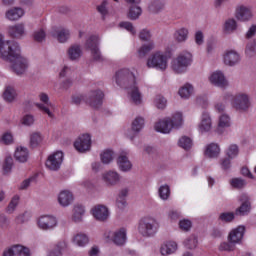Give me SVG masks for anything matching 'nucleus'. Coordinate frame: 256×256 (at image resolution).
Segmentation results:
<instances>
[{"mask_svg":"<svg viewBox=\"0 0 256 256\" xmlns=\"http://www.w3.org/2000/svg\"><path fill=\"white\" fill-rule=\"evenodd\" d=\"M183 127V114L177 112L170 117L163 118L156 122L154 129L158 133L169 134L173 129H181Z\"/></svg>","mask_w":256,"mask_h":256,"instance_id":"obj_2","label":"nucleus"},{"mask_svg":"<svg viewBox=\"0 0 256 256\" xmlns=\"http://www.w3.org/2000/svg\"><path fill=\"white\" fill-rule=\"evenodd\" d=\"M211 85L214 87H225V74L222 71L216 70L214 71L208 78Z\"/></svg>","mask_w":256,"mask_h":256,"instance_id":"obj_22","label":"nucleus"},{"mask_svg":"<svg viewBox=\"0 0 256 256\" xmlns=\"http://www.w3.org/2000/svg\"><path fill=\"white\" fill-rule=\"evenodd\" d=\"M90 55L92 60L96 63H103V61H105V57H103V54L101 53V48L90 50Z\"/></svg>","mask_w":256,"mask_h":256,"instance_id":"obj_52","label":"nucleus"},{"mask_svg":"<svg viewBox=\"0 0 256 256\" xmlns=\"http://www.w3.org/2000/svg\"><path fill=\"white\" fill-rule=\"evenodd\" d=\"M194 41L196 45H203L205 43V35L203 34V31L198 30L194 34Z\"/></svg>","mask_w":256,"mask_h":256,"instance_id":"obj_61","label":"nucleus"},{"mask_svg":"<svg viewBox=\"0 0 256 256\" xmlns=\"http://www.w3.org/2000/svg\"><path fill=\"white\" fill-rule=\"evenodd\" d=\"M117 165L120 171H123L124 173L129 172L133 168V164H131V161H129L127 154L119 155L117 158Z\"/></svg>","mask_w":256,"mask_h":256,"instance_id":"obj_29","label":"nucleus"},{"mask_svg":"<svg viewBox=\"0 0 256 256\" xmlns=\"http://www.w3.org/2000/svg\"><path fill=\"white\" fill-rule=\"evenodd\" d=\"M43 143V134L41 132H32L30 134V147L35 149Z\"/></svg>","mask_w":256,"mask_h":256,"instance_id":"obj_40","label":"nucleus"},{"mask_svg":"<svg viewBox=\"0 0 256 256\" xmlns=\"http://www.w3.org/2000/svg\"><path fill=\"white\" fill-rule=\"evenodd\" d=\"M39 99H40L41 103H36V107L40 111H42V113H45L46 115H48V117H50V119H53V117H55V115L51 111L53 109V103H51V101H49V95H47L45 93H41L39 95Z\"/></svg>","mask_w":256,"mask_h":256,"instance_id":"obj_10","label":"nucleus"},{"mask_svg":"<svg viewBox=\"0 0 256 256\" xmlns=\"http://www.w3.org/2000/svg\"><path fill=\"white\" fill-rule=\"evenodd\" d=\"M82 55L83 49H81L79 44H73L67 50V57L70 61H79Z\"/></svg>","mask_w":256,"mask_h":256,"instance_id":"obj_26","label":"nucleus"},{"mask_svg":"<svg viewBox=\"0 0 256 256\" xmlns=\"http://www.w3.org/2000/svg\"><path fill=\"white\" fill-rule=\"evenodd\" d=\"M71 36V32L69 29L61 28L57 32V39L59 43H66V41H69V37Z\"/></svg>","mask_w":256,"mask_h":256,"instance_id":"obj_49","label":"nucleus"},{"mask_svg":"<svg viewBox=\"0 0 256 256\" xmlns=\"http://www.w3.org/2000/svg\"><path fill=\"white\" fill-rule=\"evenodd\" d=\"M57 225V218L51 215H44L38 219V227L43 231H49L55 229Z\"/></svg>","mask_w":256,"mask_h":256,"instance_id":"obj_15","label":"nucleus"},{"mask_svg":"<svg viewBox=\"0 0 256 256\" xmlns=\"http://www.w3.org/2000/svg\"><path fill=\"white\" fill-rule=\"evenodd\" d=\"M239 28V25L237 24V20L234 18H229L225 21V35H233Z\"/></svg>","mask_w":256,"mask_h":256,"instance_id":"obj_38","label":"nucleus"},{"mask_svg":"<svg viewBox=\"0 0 256 256\" xmlns=\"http://www.w3.org/2000/svg\"><path fill=\"white\" fill-rule=\"evenodd\" d=\"M239 201L242 203L239 208L236 209V215H247L251 211V202L249 201V196L247 194H242L239 198Z\"/></svg>","mask_w":256,"mask_h":256,"instance_id":"obj_25","label":"nucleus"},{"mask_svg":"<svg viewBox=\"0 0 256 256\" xmlns=\"http://www.w3.org/2000/svg\"><path fill=\"white\" fill-rule=\"evenodd\" d=\"M198 244L199 240L195 235H190L188 238L184 240V247H186V249H197Z\"/></svg>","mask_w":256,"mask_h":256,"instance_id":"obj_46","label":"nucleus"},{"mask_svg":"<svg viewBox=\"0 0 256 256\" xmlns=\"http://www.w3.org/2000/svg\"><path fill=\"white\" fill-rule=\"evenodd\" d=\"M99 45H101V38L99 35H91L86 39L84 49H86V51H93L99 49Z\"/></svg>","mask_w":256,"mask_h":256,"instance_id":"obj_28","label":"nucleus"},{"mask_svg":"<svg viewBox=\"0 0 256 256\" xmlns=\"http://www.w3.org/2000/svg\"><path fill=\"white\" fill-rule=\"evenodd\" d=\"M8 35L12 37V39H23V37L27 35V31L25 30V24L18 23V24L9 26Z\"/></svg>","mask_w":256,"mask_h":256,"instance_id":"obj_18","label":"nucleus"},{"mask_svg":"<svg viewBox=\"0 0 256 256\" xmlns=\"http://www.w3.org/2000/svg\"><path fill=\"white\" fill-rule=\"evenodd\" d=\"M191 227H193V222L189 219H182L179 221V229L184 231L185 233L191 231Z\"/></svg>","mask_w":256,"mask_h":256,"instance_id":"obj_56","label":"nucleus"},{"mask_svg":"<svg viewBox=\"0 0 256 256\" xmlns=\"http://www.w3.org/2000/svg\"><path fill=\"white\" fill-rule=\"evenodd\" d=\"M192 61L193 55L190 52H182L172 61V69L175 73H185Z\"/></svg>","mask_w":256,"mask_h":256,"instance_id":"obj_7","label":"nucleus"},{"mask_svg":"<svg viewBox=\"0 0 256 256\" xmlns=\"http://www.w3.org/2000/svg\"><path fill=\"white\" fill-rule=\"evenodd\" d=\"M143 127H145V119L143 117H136L132 122V131L139 133Z\"/></svg>","mask_w":256,"mask_h":256,"instance_id":"obj_47","label":"nucleus"},{"mask_svg":"<svg viewBox=\"0 0 256 256\" xmlns=\"http://www.w3.org/2000/svg\"><path fill=\"white\" fill-rule=\"evenodd\" d=\"M148 69H157V71H166L169 66V57L165 52L156 51L147 59Z\"/></svg>","mask_w":256,"mask_h":256,"instance_id":"obj_5","label":"nucleus"},{"mask_svg":"<svg viewBox=\"0 0 256 256\" xmlns=\"http://www.w3.org/2000/svg\"><path fill=\"white\" fill-rule=\"evenodd\" d=\"M227 101H231V105L236 111L240 113H247L251 107V100L249 94L239 92L236 95L226 94Z\"/></svg>","mask_w":256,"mask_h":256,"instance_id":"obj_4","label":"nucleus"},{"mask_svg":"<svg viewBox=\"0 0 256 256\" xmlns=\"http://www.w3.org/2000/svg\"><path fill=\"white\" fill-rule=\"evenodd\" d=\"M178 94L182 99H189L193 95V86L191 84H185L179 89Z\"/></svg>","mask_w":256,"mask_h":256,"instance_id":"obj_43","label":"nucleus"},{"mask_svg":"<svg viewBox=\"0 0 256 256\" xmlns=\"http://www.w3.org/2000/svg\"><path fill=\"white\" fill-rule=\"evenodd\" d=\"M67 247V243L58 242L55 248L48 254V256H63V250Z\"/></svg>","mask_w":256,"mask_h":256,"instance_id":"obj_48","label":"nucleus"},{"mask_svg":"<svg viewBox=\"0 0 256 256\" xmlns=\"http://www.w3.org/2000/svg\"><path fill=\"white\" fill-rule=\"evenodd\" d=\"M154 105L158 109H165L167 107V99L163 97L162 95H157L154 99Z\"/></svg>","mask_w":256,"mask_h":256,"instance_id":"obj_55","label":"nucleus"},{"mask_svg":"<svg viewBox=\"0 0 256 256\" xmlns=\"http://www.w3.org/2000/svg\"><path fill=\"white\" fill-rule=\"evenodd\" d=\"M83 215H85V207H83V205L74 206L72 221H74V223H81V221H83Z\"/></svg>","mask_w":256,"mask_h":256,"instance_id":"obj_42","label":"nucleus"},{"mask_svg":"<svg viewBox=\"0 0 256 256\" xmlns=\"http://www.w3.org/2000/svg\"><path fill=\"white\" fill-rule=\"evenodd\" d=\"M102 179L107 187H115L121 181V175L117 171H107L102 175Z\"/></svg>","mask_w":256,"mask_h":256,"instance_id":"obj_17","label":"nucleus"},{"mask_svg":"<svg viewBox=\"0 0 256 256\" xmlns=\"http://www.w3.org/2000/svg\"><path fill=\"white\" fill-rule=\"evenodd\" d=\"M158 195L162 201H167V199L171 197V188H169V185L165 184L160 186L158 189Z\"/></svg>","mask_w":256,"mask_h":256,"instance_id":"obj_45","label":"nucleus"},{"mask_svg":"<svg viewBox=\"0 0 256 256\" xmlns=\"http://www.w3.org/2000/svg\"><path fill=\"white\" fill-rule=\"evenodd\" d=\"M35 123V116L31 114H27L22 118V124L26 127H31Z\"/></svg>","mask_w":256,"mask_h":256,"instance_id":"obj_63","label":"nucleus"},{"mask_svg":"<svg viewBox=\"0 0 256 256\" xmlns=\"http://www.w3.org/2000/svg\"><path fill=\"white\" fill-rule=\"evenodd\" d=\"M4 173H11V169H13V158L8 156L5 159L3 165Z\"/></svg>","mask_w":256,"mask_h":256,"instance_id":"obj_62","label":"nucleus"},{"mask_svg":"<svg viewBox=\"0 0 256 256\" xmlns=\"http://www.w3.org/2000/svg\"><path fill=\"white\" fill-rule=\"evenodd\" d=\"M114 157H115V152H113L112 150H105L101 154V161L102 163H104V165H109V163L113 161Z\"/></svg>","mask_w":256,"mask_h":256,"instance_id":"obj_51","label":"nucleus"},{"mask_svg":"<svg viewBox=\"0 0 256 256\" xmlns=\"http://www.w3.org/2000/svg\"><path fill=\"white\" fill-rule=\"evenodd\" d=\"M92 215L96 221L103 223L109 219V208L103 204H98L92 208Z\"/></svg>","mask_w":256,"mask_h":256,"instance_id":"obj_16","label":"nucleus"},{"mask_svg":"<svg viewBox=\"0 0 256 256\" xmlns=\"http://www.w3.org/2000/svg\"><path fill=\"white\" fill-rule=\"evenodd\" d=\"M247 57H254L256 55V40L249 42L246 46Z\"/></svg>","mask_w":256,"mask_h":256,"instance_id":"obj_58","label":"nucleus"},{"mask_svg":"<svg viewBox=\"0 0 256 256\" xmlns=\"http://www.w3.org/2000/svg\"><path fill=\"white\" fill-rule=\"evenodd\" d=\"M74 147L79 153H86L91 149V136L89 134L81 135L75 142Z\"/></svg>","mask_w":256,"mask_h":256,"instance_id":"obj_14","label":"nucleus"},{"mask_svg":"<svg viewBox=\"0 0 256 256\" xmlns=\"http://www.w3.org/2000/svg\"><path fill=\"white\" fill-rule=\"evenodd\" d=\"M14 157L19 163H27L29 159V150L26 147L20 146L16 148Z\"/></svg>","mask_w":256,"mask_h":256,"instance_id":"obj_33","label":"nucleus"},{"mask_svg":"<svg viewBox=\"0 0 256 256\" xmlns=\"http://www.w3.org/2000/svg\"><path fill=\"white\" fill-rule=\"evenodd\" d=\"M25 15V10L21 7H12L5 12V18L8 21H19Z\"/></svg>","mask_w":256,"mask_h":256,"instance_id":"obj_24","label":"nucleus"},{"mask_svg":"<svg viewBox=\"0 0 256 256\" xmlns=\"http://www.w3.org/2000/svg\"><path fill=\"white\" fill-rule=\"evenodd\" d=\"M230 185L234 189H244V187L247 185V181L242 178H233L230 180Z\"/></svg>","mask_w":256,"mask_h":256,"instance_id":"obj_54","label":"nucleus"},{"mask_svg":"<svg viewBox=\"0 0 256 256\" xmlns=\"http://www.w3.org/2000/svg\"><path fill=\"white\" fill-rule=\"evenodd\" d=\"M177 251V243L173 241L165 242L160 247V253L163 256L173 255Z\"/></svg>","mask_w":256,"mask_h":256,"instance_id":"obj_34","label":"nucleus"},{"mask_svg":"<svg viewBox=\"0 0 256 256\" xmlns=\"http://www.w3.org/2000/svg\"><path fill=\"white\" fill-rule=\"evenodd\" d=\"M105 94L101 91V89L90 90L86 97V103L92 109H99L101 105H103V99Z\"/></svg>","mask_w":256,"mask_h":256,"instance_id":"obj_9","label":"nucleus"},{"mask_svg":"<svg viewBox=\"0 0 256 256\" xmlns=\"http://www.w3.org/2000/svg\"><path fill=\"white\" fill-rule=\"evenodd\" d=\"M241 61V57L239 56V53L235 50L227 51L225 54V65H228L229 67H235L237 63Z\"/></svg>","mask_w":256,"mask_h":256,"instance_id":"obj_31","label":"nucleus"},{"mask_svg":"<svg viewBox=\"0 0 256 256\" xmlns=\"http://www.w3.org/2000/svg\"><path fill=\"white\" fill-rule=\"evenodd\" d=\"M127 91L133 105H141V103H143V96L141 95V91H139L137 84L128 88Z\"/></svg>","mask_w":256,"mask_h":256,"instance_id":"obj_23","label":"nucleus"},{"mask_svg":"<svg viewBox=\"0 0 256 256\" xmlns=\"http://www.w3.org/2000/svg\"><path fill=\"white\" fill-rule=\"evenodd\" d=\"M138 37L140 39V41H151V30L149 29H142L139 34H138Z\"/></svg>","mask_w":256,"mask_h":256,"instance_id":"obj_60","label":"nucleus"},{"mask_svg":"<svg viewBox=\"0 0 256 256\" xmlns=\"http://www.w3.org/2000/svg\"><path fill=\"white\" fill-rule=\"evenodd\" d=\"M0 59L10 61L12 63V71L16 75H23L29 67V60L21 55V47L19 43L5 39L0 33Z\"/></svg>","mask_w":256,"mask_h":256,"instance_id":"obj_1","label":"nucleus"},{"mask_svg":"<svg viewBox=\"0 0 256 256\" xmlns=\"http://www.w3.org/2000/svg\"><path fill=\"white\" fill-rule=\"evenodd\" d=\"M245 235V226H238L233 229L228 235V241L230 244L225 245V251H233L236 243H241L243 236Z\"/></svg>","mask_w":256,"mask_h":256,"instance_id":"obj_8","label":"nucleus"},{"mask_svg":"<svg viewBox=\"0 0 256 256\" xmlns=\"http://www.w3.org/2000/svg\"><path fill=\"white\" fill-rule=\"evenodd\" d=\"M235 17L238 21H250L253 18V12L251 9L245 5H239L235 10Z\"/></svg>","mask_w":256,"mask_h":256,"instance_id":"obj_19","label":"nucleus"},{"mask_svg":"<svg viewBox=\"0 0 256 256\" xmlns=\"http://www.w3.org/2000/svg\"><path fill=\"white\" fill-rule=\"evenodd\" d=\"M200 133H209L213 129V121L211 120V115L208 112L202 113L201 122L198 126Z\"/></svg>","mask_w":256,"mask_h":256,"instance_id":"obj_21","label":"nucleus"},{"mask_svg":"<svg viewBox=\"0 0 256 256\" xmlns=\"http://www.w3.org/2000/svg\"><path fill=\"white\" fill-rule=\"evenodd\" d=\"M178 145L182 149H185V151H189L193 147V140L187 136H182L178 141Z\"/></svg>","mask_w":256,"mask_h":256,"instance_id":"obj_50","label":"nucleus"},{"mask_svg":"<svg viewBox=\"0 0 256 256\" xmlns=\"http://www.w3.org/2000/svg\"><path fill=\"white\" fill-rule=\"evenodd\" d=\"M119 27L122 29H126V31H129L131 35H137V30L135 29V26H133V23L131 22H121L119 24Z\"/></svg>","mask_w":256,"mask_h":256,"instance_id":"obj_59","label":"nucleus"},{"mask_svg":"<svg viewBox=\"0 0 256 256\" xmlns=\"http://www.w3.org/2000/svg\"><path fill=\"white\" fill-rule=\"evenodd\" d=\"M110 239L118 247L127 243V228H119L110 233Z\"/></svg>","mask_w":256,"mask_h":256,"instance_id":"obj_12","label":"nucleus"},{"mask_svg":"<svg viewBox=\"0 0 256 256\" xmlns=\"http://www.w3.org/2000/svg\"><path fill=\"white\" fill-rule=\"evenodd\" d=\"M220 153H221V148H219V145H217L216 143H211L208 146H206L204 155L209 159H217Z\"/></svg>","mask_w":256,"mask_h":256,"instance_id":"obj_32","label":"nucleus"},{"mask_svg":"<svg viewBox=\"0 0 256 256\" xmlns=\"http://www.w3.org/2000/svg\"><path fill=\"white\" fill-rule=\"evenodd\" d=\"M3 256H30L29 248L22 245H15L5 250Z\"/></svg>","mask_w":256,"mask_h":256,"instance_id":"obj_20","label":"nucleus"},{"mask_svg":"<svg viewBox=\"0 0 256 256\" xmlns=\"http://www.w3.org/2000/svg\"><path fill=\"white\" fill-rule=\"evenodd\" d=\"M9 223V218L5 214H0V229H8Z\"/></svg>","mask_w":256,"mask_h":256,"instance_id":"obj_64","label":"nucleus"},{"mask_svg":"<svg viewBox=\"0 0 256 256\" xmlns=\"http://www.w3.org/2000/svg\"><path fill=\"white\" fill-rule=\"evenodd\" d=\"M63 163V153L61 151H57L51 154L46 160V167L50 171H59L61 169V165Z\"/></svg>","mask_w":256,"mask_h":256,"instance_id":"obj_11","label":"nucleus"},{"mask_svg":"<svg viewBox=\"0 0 256 256\" xmlns=\"http://www.w3.org/2000/svg\"><path fill=\"white\" fill-rule=\"evenodd\" d=\"M3 99L6 103H13V101L17 99V92L15 91V88L11 86L6 87L3 92Z\"/></svg>","mask_w":256,"mask_h":256,"instance_id":"obj_39","label":"nucleus"},{"mask_svg":"<svg viewBox=\"0 0 256 256\" xmlns=\"http://www.w3.org/2000/svg\"><path fill=\"white\" fill-rule=\"evenodd\" d=\"M17 205H19V196H14L6 208V213H9V215H11L12 213H15V210L17 209Z\"/></svg>","mask_w":256,"mask_h":256,"instance_id":"obj_53","label":"nucleus"},{"mask_svg":"<svg viewBox=\"0 0 256 256\" xmlns=\"http://www.w3.org/2000/svg\"><path fill=\"white\" fill-rule=\"evenodd\" d=\"M115 79L117 85L123 89H130L131 87L137 85L135 74L127 68L117 71L115 74Z\"/></svg>","mask_w":256,"mask_h":256,"instance_id":"obj_6","label":"nucleus"},{"mask_svg":"<svg viewBox=\"0 0 256 256\" xmlns=\"http://www.w3.org/2000/svg\"><path fill=\"white\" fill-rule=\"evenodd\" d=\"M45 37H47V34L43 29L36 30L33 33V39L34 41H37V43H43V41H45Z\"/></svg>","mask_w":256,"mask_h":256,"instance_id":"obj_57","label":"nucleus"},{"mask_svg":"<svg viewBox=\"0 0 256 256\" xmlns=\"http://www.w3.org/2000/svg\"><path fill=\"white\" fill-rule=\"evenodd\" d=\"M189 39V29L183 27L174 32V41L176 43H185Z\"/></svg>","mask_w":256,"mask_h":256,"instance_id":"obj_35","label":"nucleus"},{"mask_svg":"<svg viewBox=\"0 0 256 256\" xmlns=\"http://www.w3.org/2000/svg\"><path fill=\"white\" fill-rule=\"evenodd\" d=\"M215 111L220 114L216 126V133L223 135L225 133V104L218 102L215 105Z\"/></svg>","mask_w":256,"mask_h":256,"instance_id":"obj_13","label":"nucleus"},{"mask_svg":"<svg viewBox=\"0 0 256 256\" xmlns=\"http://www.w3.org/2000/svg\"><path fill=\"white\" fill-rule=\"evenodd\" d=\"M161 224L153 216H146L140 219L138 223V232L142 237H155Z\"/></svg>","mask_w":256,"mask_h":256,"instance_id":"obj_3","label":"nucleus"},{"mask_svg":"<svg viewBox=\"0 0 256 256\" xmlns=\"http://www.w3.org/2000/svg\"><path fill=\"white\" fill-rule=\"evenodd\" d=\"M141 13H143V10L141 9V6L139 4L130 6L127 17L128 19H131V21H136V19H139L141 17Z\"/></svg>","mask_w":256,"mask_h":256,"instance_id":"obj_41","label":"nucleus"},{"mask_svg":"<svg viewBox=\"0 0 256 256\" xmlns=\"http://www.w3.org/2000/svg\"><path fill=\"white\" fill-rule=\"evenodd\" d=\"M153 49H155V42L153 41H149L146 44H143L138 50V57L140 59H143V57H145L148 53H151V51H153Z\"/></svg>","mask_w":256,"mask_h":256,"instance_id":"obj_36","label":"nucleus"},{"mask_svg":"<svg viewBox=\"0 0 256 256\" xmlns=\"http://www.w3.org/2000/svg\"><path fill=\"white\" fill-rule=\"evenodd\" d=\"M73 243H75V245H78V247H85V245L89 243V237L86 236V234L78 233L74 236Z\"/></svg>","mask_w":256,"mask_h":256,"instance_id":"obj_44","label":"nucleus"},{"mask_svg":"<svg viewBox=\"0 0 256 256\" xmlns=\"http://www.w3.org/2000/svg\"><path fill=\"white\" fill-rule=\"evenodd\" d=\"M226 155L228 159H225V169H231V159H235L239 155V146L232 144L228 147Z\"/></svg>","mask_w":256,"mask_h":256,"instance_id":"obj_30","label":"nucleus"},{"mask_svg":"<svg viewBox=\"0 0 256 256\" xmlns=\"http://www.w3.org/2000/svg\"><path fill=\"white\" fill-rule=\"evenodd\" d=\"M73 200V193L69 190H63L58 194V203L61 207H69Z\"/></svg>","mask_w":256,"mask_h":256,"instance_id":"obj_27","label":"nucleus"},{"mask_svg":"<svg viewBox=\"0 0 256 256\" xmlns=\"http://www.w3.org/2000/svg\"><path fill=\"white\" fill-rule=\"evenodd\" d=\"M148 9L150 13H161L165 9V0H151Z\"/></svg>","mask_w":256,"mask_h":256,"instance_id":"obj_37","label":"nucleus"}]
</instances>
